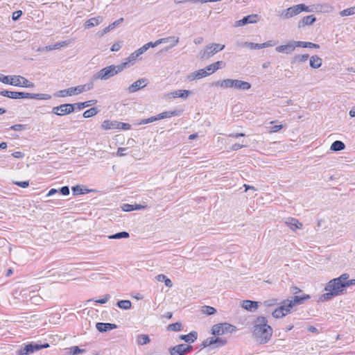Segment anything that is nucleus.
Segmentation results:
<instances>
[{
  "label": "nucleus",
  "instance_id": "f257e3e1",
  "mask_svg": "<svg viewBox=\"0 0 355 355\" xmlns=\"http://www.w3.org/2000/svg\"><path fill=\"white\" fill-rule=\"evenodd\" d=\"M264 316H258L252 322V336L259 345L268 343L271 339L273 329Z\"/></svg>",
  "mask_w": 355,
  "mask_h": 355
},
{
  "label": "nucleus",
  "instance_id": "f03ea898",
  "mask_svg": "<svg viewBox=\"0 0 355 355\" xmlns=\"http://www.w3.org/2000/svg\"><path fill=\"white\" fill-rule=\"evenodd\" d=\"M324 291L327 293L319 297L318 302L329 301L336 296L343 295L346 292L345 283H341L336 278H334L327 283Z\"/></svg>",
  "mask_w": 355,
  "mask_h": 355
},
{
  "label": "nucleus",
  "instance_id": "7ed1b4c3",
  "mask_svg": "<svg viewBox=\"0 0 355 355\" xmlns=\"http://www.w3.org/2000/svg\"><path fill=\"white\" fill-rule=\"evenodd\" d=\"M125 65V63H121L118 65L112 64L104 67L92 76L90 82L94 83L98 79L103 80H108L126 69Z\"/></svg>",
  "mask_w": 355,
  "mask_h": 355
},
{
  "label": "nucleus",
  "instance_id": "20e7f679",
  "mask_svg": "<svg viewBox=\"0 0 355 355\" xmlns=\"http://www.w3.org/2000/svg\"><path fill=\"white\" fill-rule=\"evenodd\" d=\"M212 85L223 89L233 88L239 90H248L251 88V84L248 82L231 78L217 80Z\"/></svg>",
  "mask_w": 355,
  "mask_h": 355
},
{
  "label": "nucleus",
  "instance_id": "39448f33",
  "mask_svg": "<svg viewBox=\"0 0 355 355\" xmlns=\"http://www.w3.org/2000/svg\"><path fill=\"white\" fill-rule=\"evenodd\" d=\"M0 82L15 87L32 88L35 84L21 76H5L0 73Z\"/></svg>",
  "mask_w": 355,
  "mask_h": 355
},
{
  "label": "nucleus",
  "instance_id": "423d86ee",
  "mask_svg": "<svg viewBox=\"0 0 355 355\" xmlns=\"http://www.w3.org/2000/svg\"><path fill=\"white\" fill-rule=\"evenodd\" d=\"M93 82H89L85 85H80L76 87H71L56 92L53 95L55 97H65L67 96H73L87 92L93 89Z\"/></svg>",
  "mask_w": 355,
  "mask_h": 355
},
{
  "label": "nucleus",
  "instance_id": "0eeeda50",
  "mask_svg": "<svg viewBox=\"0 0 355 355\" xmlns=\"http://www.w3.org/2000/svg\"><path fill=\"white\" fill-rule=\"evenodd\" d=\"M225 49V45L218 43H211L207 44L205 48L200 51L199 53L200 59L207 60L212 57L214 55L223 51Z\"/></svg>",
  "mask_w": 355,
  "mask_h": 355
},
{
  "label": "nucleus",
  "instance_id": "6e6552de",
  "mask_svg": "<svg viewBox=\"0 0 355 355\" xmlns=\"http://www.w3.org/2000/svg\"><path fill=\"white\" fill-rule=\"evenodd\" d=\"M49 346V344L47 343L40 344L35 342H31L19 349L17 350V354L29 355L40 349L48 348Z\"/></svg>",
  "mask_w": 355,
  "mask_h": 355
},
{
  "label": "nucleus",
  "instance_id": "1a4fd4ad",
  "mask_svg": "<svg viewBox=\"0 0 355 355\" xmlns=\"http://www.w3.org/2000/svg\"><path fill=\"white\" fill-rule=\"evenodd\" d=\"M313 12V8H310V7L306 6L304 3L297 4L296 6L290 7L286 10H284L282 15L285 19H289L293 16H295L300 14L301 12Z\"/></svg>",
  "mask_w": 355,
  "mask_h": 355
},
{
  "label": "nucleus",
  "instance_id": "9d476101",
  "mask_svg": "<svg viewBox=\"0 0 355 355\" xmlns=\"http://www.w3.org/2000/svg\"><path fill=\"white\" fill-rule=\"evenodd\" d=\"M236 330V327L227 322L216 324L211 328V334L214 336H220L225 333H232Z\"/></svg>",
  "mask_w": 355,
  "mask_h": 355
},
{
  "label": "nucleus",
  "instance_id": "9b49d317",
  "mask_svg": "<svg viewBox=\"0 0 355 355\" xmlns=\"http://www.w3.org/2000/svg\"><path fill=\"white\" fill-rule=\"evenodd\" d=\"M74 111V105L72 103H65L53 107L51 112L54 114L62 116L66 114H69Z\"/></svg>",
  "mask_w": 355,
  "mask_h": 355
},
{
  "label": "nucleus",
  "instance_id": "f8f14e48",
  "mask_svg": "<svg viewBox=\"0 0 355 355\" xmlns=\"http://www.w3.org/2000/svg\"><path fill=\"white\" fill-rule=\"evenodd\" d=\"M193 346L187 344H179L169 348L171 355H186L193 351Z\"/></svg>",
  "mask_w": 355,
  "mask_h": 355
},
{
  "label": "nucleus",
  "instance_id": "ddd939ff",
  "mask_svg": "<svg viewBox=\"0 0 355 355\" xmlns=\"http://www.w3.org/2000/svg\"><path fill=\"white\" fill-rule=\"evenodd\" d=\"M259 15L257 14L248 15L243 17L241 19L235 21L234 26H243L248 24L257 23L259 21Z\"/></svg>",
  "mask_w": 355,
  "mask_h": 355
},
{
  "label": "nucleus",
  "instance_id": "4468645a",
  "mask_svg": "<svg viewBox=\"0 0 355 355\" xmlns=\"http://www.w3.org/2000/svg\"><path fill=\"white\" fill-rule=\"evenodd\" d=\"M23 98L49 100L51 98V96L48 94H32L24 92H20L19 99Z\"/></svg>",
  "mask_w": 355,
  "mask_h": 355
},
{
  "label": "nucleus",
  "instance_id": "2eb2a0df",
  "mask_svg": "<svg viewBox=\"0 0 355 355\" xmlns=\"http://www.w3.org/2000/svg\"><path fill=\"white\" fill-rule=\"evenodd\" d=\"M148 80L147 78H140L137 81L134 82L128 87V92L129 93H134L138 90L144 88L147 85Z\"/></svg>",
  "mask_w": 355,
  "mask_h": 355
},
{
  "label": "nucleus",
  "instance_id": "dca6fc26",
  "mask_svg": "<svg viewBox=\"0 0 355 355\" xmlns=\"http://www.w3.org/2000/svg\"><path fill=\"white\" fill-rule=\"evenodd\" d=\"M260 304H261L260 302L245 300L242 301L241 306L250 312H254Z\"/></svg>",
  "mask_w": 355,
  "mask_h": 355
},
{
  "label": "nucleus",
  "instance_id": "f3484780",
  "mask_svg": "<svg viewBox=\"0 0 355 355\" xmlns=\"http://www.w3.org/2000/svg\"><path fill=\"white\" fill-rule=\"evenodd\" d=\"M96 328L99 332L104 333L116 329L117 325L109 322H97Z\"/></svg>",
  "mask_w": 355,
  "mask_h": 355
},
{
  "label": "nucleus",
  "instance_id": "a211bd4d",
  "mask_svg": "<svg viewBox=\"0 0 355 355\" xmlns=\"http://www.w3.org/2000/svg\"><path fill=\"white\" fill-rule=\"evenodd\" d=\"M275 50L278 53L290 54L295 50L293 40L289 41L286 44L277 46Z\"/></svg>",
  "mask_w": 355,
  "mask_h": 355
},
{
  "label": "nucleus",
  "instance_id": "6ab92c4d",
  "mask_svg": "<svg viewBox=\"0 0 355 355\" xmlns=\"http://www.w3.org/2000/svg\"><path fill=\"white\" fill-rule=\"evenodd\" d=\"M209 75V73H207L206 68L200 69L198 71H196L193 73H191L188 76L187 78L189 81H192L197 79H200L202 78H205Z\"/></svg>",
  "mask_w": 355,
  "mask_h": 355
},
{
  "label": "nucleus",
  "instance_id": "aec40b11",
  "mask_svg": "<svg viewBox=\"0 0 355 355\" xmlns=\"http://www.w3.org/2000/svg\"><path fill=\"white\" fill-rule=\"evenodd\" d=\"M316 21V17L313 15H308L304 17H303L299 22H298V28H302L305 26H310L312 25L315 21Z\"/></svg>",
  "mask_w": 355,
  "mask_h": 355
},
{
  "label": "nucleus",
  "instance_id": "412c9836",
  "mask_svg": "<svg viewBox=\"0 0 355 355\" xmlns=\"http://www.w3.org/2000/svg\"><path fill=\"white\" fill-rule=\"evenodd\" d=\"M180 114V110H169V111H165L159 114L155 115L157 121L166 119V118H171L173 116H178Z\"/></svg>",
  "mask_w": 355,
  "mask_h": 355
},
{
  "label": "nucleus",
  "instance_id": "4be33fe9",
  "mask_svg": "<svg viewBox=\"0 0 355 355\" xmlns=\"http://www.w3.org/2000/svg\"><path fill=\"white\" fill-rule=\"evenodd\" d=\"M179 338L180 340H184V342H186L187 343H193L198 338V333L196 331H192L190 333H189L188 334L180 335L179 336Z\"/></svg>",
  "mask_w": 355,
  "mask_h": 355
},
{
  "label": "nucleus",
  "instance_id": "5701e85b",
  "mask_svg": "<svg viewBox=\"0 0 355 355\" xmlns=\"http://www.w3.org/2000/svg\"><path fill=\"white\" fill-rule=\"evenodd\" d=\"M225 66V63L223 61H217L214 63H212L208 66H207L206 70L207 73H209V75L214 73L218 69L223 68Z\"/></svg>",
  "mask_w": 355,
  "mask_h": 355
},
{
  "label": "nucleus",
  "instance_id": "b1692460",
  "mask_svg": "<svg viewBox=\"0 0 355 355\" xmlns=\"http://www.w3.org/2000/svg\"><path fill=\"white\" fill-rule=\"evenodd\" d=\"M73 196H79L90 193L92 190L81 185H75L71 187Z\"/></svg>",
  "mask_w": 355,
  "mask_h": 355
},
{
  "label": "nucleus",
  "instance_id": "393cba45",
  "mask_svg": "<svg viewBox=\"0 0 355 355\" xmlns=\"http://www.w3.org/2000/svg\"><path fill=\"white\" fill-rule=\"evenodd\" d=\"M147 206L141 205L139 204L130 205V204H123L121 206V209L123 211L128 212L135 210H141L144 209Z\"/></svg>",
  "mask_w": 355,
  "mask_h": 355
},
{
  "label": "nucleus",
  "instance_id": "a878e982",
  "mask_svg": "<svg viewBox=\"0 0 355 355\" xmlns=\"http://www.w3.org/2000/svg\"><path fill=\"white\" fill-rule=\"evenodd\" d=\"M141 55V53H138V49L132 53L127 58L125 62L123 63H125L126 68L129 67L130 65L135 64L136 60L139 59V57Z\"/></svg>",
  "mask_w": 355,
  "mask_h": 355
},
{
  "label": "nucleus",
  "instance_id": "bb28decb",
  "mask_svg": "<svg viewBox=\"0 0 355 355\" xmlns=\"http://www.w3.org/2000/svg\"><path fill=\"white\" fill-rule=\"evenodd\" d=\"M285 223L291 228V230L293 231H295L296 229H301L302 227V224L295 218H288Z\"/></svg>",
  "mask_w": 355,
  "mask_h": 355
},
{
  "label": "nucleus",
  "instance_id": "cd10ccee",
  "mask_svg": "<svg viewBox=\"0 0 355 355\" xmlns=\"http://www.w3.org/2000/svg\"><path fill=\"white\" fill-rule=\"evenodd\" d=\"M96 103H97V100H89V101H87L85 102H78V103H72V104L74 105V110H80L85 107H89L92 105H94Z\"/></svg>",
  "mask_w": 355,
  "mask_h": 355
},
{
  "label": "nucleus",
  "instance_id": "c85d7f7f",
  "mask_svg": "<svg viewBox=\"0 0 355 355\" xmlns=\"http://www.w3.org/2000/svg\"><path fill=\"white\" fill-rule=\"evenodd\" d=\"M333 9V6L328 3L318 4L315 6L314 9L313 8V11L320 12H331Z\"/></svg>",
  "mask_w": 355,
  "mask_h": 355
},
{
  "label": "nucleus",
  "instance_id": "c756f323",
  "mask_svg": "<svg viewBox=\"0 0 355 355\" xmlns=\"http://www.w3.org/2000/svg\"><path fill=\"white\" fill-rule=\"evenodd\" d=\"M102 21H103V17L101 16L92 17V18H90L89 19H88L85 22V26L87 28H90L92 27L98 25Z\"/></svg>",
  "mask_w": 355,
  "mask_h": 355
},
{
  "label": "nucleus",
  "instance_id": "7c9ffc66",
  "mask_svg": "<svg viewBox=\"0 0 355 355\" xmlns=\"http://www.w3.org/2000/svg\"><path fill=\"white\" fill-rule=\"evenodd\" d=\"M0 95L11 99H19L20 92H12L3 89L0 91Z\"/></svg>",
  "mask_w": 355,
  "mask_h": 355
},
{
  "label": "nucleus",
  "instance_id": "2f4dec72",
  "mask_svg": "<svg viewBox=\"0 0 355 355\" xmlns=\"http://www.w3.org/2000/svg\"><path fill=\"white\" fill-rule=\"evenodd\" d=\"M322 63V59L316 55H313L310 58L309 64L310 67L313 69H318L319 67H321Z\"/></svg>",
  "mask_w": 355,
  "mask_h": 355
},
{
  "label": "nucleus",
  "instance_id": "473e14b6",
  "mask_svg": "<svg viewBox=\"0 0 355 355\" xmlns=\"http://www.w3.org/2000/svg\"><path fill=\"white\" fill-rule=\"evenodd\" d=\"M191 94V91L187 89H178L171 92V95L173 98H187Z\"/></svg>",
  "mask_w": 355,
  "mask_h": 355
},
{
  "label": "nucleus",
  "instance_id": "72a5a7b5",
  "mask_svg": "<svg viewBox=\"0 0 355 355\" xmlns=\"http://www.w3.org/2000/svg\"><path fill=\"white\" fill-rule=\"evenodd\" d=\"M311 298V295L308 294H304L303 295L298 296L295 295L292 300L294 304V305H300L302 304L306 300H308Z\"/></svg>",
  "mask_w": 355,
  "mask_h": 355
},
{
  "label": "nucleus",
  "instance_id": "f704fd0d",
  "mask_svg": "<svg viewBox=\"0 0 355 355\" xmlns=\"http://www.w3.org/2000/svg\"><path fill=\"white\" fill-rule=\"evenodd\" d=\"M118 121H110V120H105L102 123V128L104 130H112L117 129Z\"/></svg>",
  "mask_w": 355,
  "mask_h": 355
},
{
  "label": "nucleus",
  "instance_id": "c9c22d12",
  "mask_svg": "<svg viewBox=\"0 0 355 355\" xmlns=\"http://www.w3.org/2000/svg\"><path fill=\"white\" fill-rule=\"evenodd\" d=\"M294 306L295 305L292 300H284L281 302L280 304V306H283V308L285 309L284 311H285L286 315H288L291 313V311Z\"/></svg>",
  "mask_w": 355,
  "mask_h": 355
},
{
  "label": "nucleus",
  "instance_id": "e433bc0d",
  "mask_svg": "<svg viewBox=\"0 0 355 355\" xmlns=\"http://www.w3.org/2000/svg\"><path fill=\"white\" fill-rule=\"evenodd\" d=\"M136 342L139 345H144L150 342V339L147 334H139L136 337Z\"/></svg>",
  "mask_w": 355,
  "mask_h": 355
},
{
  "label": "nucleus",
  "instance_id": "4c0bfd02",
  "mask_svg": "<svg viewBox=\"0 0 355 355\" xmlns=\"http://www.w3.org/2000/svg\"><path fill=\"white\" fill-rule=\"evenodd\" d=\"M345 145L343 141L336 140L332 143L330 147V150L332 151L337 152L345 149Z\"/></svg>",
  "mask_w": 355,
  "mask_h": 355
},
{
  "label": "nucleus",
  "instance_id": "58836bf2",
  "mask_svg": "<svg viewBox=\"0 0 355 355\" xmlns=\"http://www.w3.org/2000/svg\"><path fill=\"white\" fill-rule=\"evenodd\" d=\"M164 39H168V40H167L166 42H163L162 43H170L171 44V45L169 46H168L165 49V50H164L165 51H167L169 49L173 48L179 42V37H178L171 36V37H164Z\"/></svg>",
  "mask_w": 355,
  "mask_h": 355
},
{
  "label": "nucleus",
  "instance_id": "ea45409f",
  "mask_svg": "<svg viewBox=\"0 0 355 355\" xmlns=\"http://www.w3.org/2000/svg\"><path fill=\"white\" fill-rule=\"evenodd\" d=\"M116 306L123 310H128L131 308L132 303L128 300H123L118 301L116 302Z\"/></svg>",
  "mask_w": 355,
  "mask_h": 355
},
{
  "label": "nucleus",
  "instance_id": "a19ab883",
  "mask_svg": "<svg viewBox=\"0 0 355 355\" xmlns=\"http://www.w3.org/2000/svg\"><path fill=\"white\" fill-rule=\"evenodd\" d=\"M309 55V54H303V55H295L291 60V64L294 63H301L306 62Z\"/></svg>",
  "mask_w": 355,
  "mask_h": 355
},
{
  "label": "nucleus",
  "instance_id": "79ce46f5",
  "mask_svg": "<svg viewBox=\"0 0 355 355\" xmlns=\"http://www.w3.org/2000/svg\"><path fill=\"white\" fill-rule=\"evenodd\" d=\"M285 310L283 306H278L272 312V316L275 318H281L286 316Z\"/></svg>",
  "mask_w": 355,
  "mask_h": 355
},
{
  "label": "nucleus",
  "instance_id": "37998d69",
  "mask_svg": "<svg viewBox=\"0 0 355 355\" xmlns=\"http://www.w3.org/2000/svg\"><path fill=\"white\" fill-rule=\"evenodd\" d=\"M239 45L241 47H246V48H249L250 49H261V44L249 42L239 43Z\"/></svg>",
  "mask_w": 355,
  "mask_h": 355
},
{
  "label": "nucleus",
  "instance_id": "c03bdc74",
  "mask_svg": "<svg viewBox=\"0 0 355 355\" xmlns=\"http://www.w3.org/2000/svg\"><path fill=\"white\" fill-rule=\"evenodd\" d=\"M130 234L128 232H120L114 234H111L108 236L110 239H128L129 238Z\"/></svg>",
  "mask_w": 355,
  "mask_h": 355
},
{
  "label": "nucleus",
  "instance_id": "a18cd8bd",
  "mask_svg": "<svg viewBox=\"0 0 355 355\" xmlns=\"http://www.w3.org/2000/svg\"><path fill=\"white\" fill-rule=\"evenodd\" d=\"M156 279L159 282H164L166 286L171 288L173 286L172 281L164 275H158Z\"/></svg>",
  "mask_w": 355,
  "mask_h": 355
},
{
  "label": "nucleus",
  "instance_id": "49530a36",
  "mask_svg": "<svg viewBox=\"0 0 355 355\" xmlns=\"http://www.w3.org/2000/svg\"><path fill=\"white\" fill-rule=\"evenodd\" d=\"M168 331H179L182 329V324L180 322L170 324L166 327Z\"/></svg>",
  "mask_w": 355,
  "mask_h": 355
},
{
  "label": "nucleus",
  "instance_id": "de8ad7c7",
  "mask_svg": "<svg viewBox=\"0 0 355 355\" xmlns=\"http://www.w3.org/2000/svg\"><path fill=\"white\" fill-rule=\"evenodd\" d=\"M98 112H99V110H98V108L96 107H92V108L85 111L83 114V116L84 118H89V117L94 116L96 114H97L98 113Z\"/></svg>",
  "mask_w": 355,
  "mask_h": 355
},
{
  "label": "nucleus",
  "instance_id": "09e8293b",
  "mask_svg": "<svg viewBox=\"0 0 355 355\" xmlns=\"http://www.w3.org/2000/svg\"><path fill=\"white\" fill-rule=\"evenodd\" d=\"M66 349L69 350L68 353L71 355H77L80 353L86 352L85 349H80L78 346H73L71 347L67 348Z\"/></svg>",
  "mask_w": 355,
  "mask_h": 355
},
{
  "label": "nucleus",
  "instance_id": "8fccbe9b",
  "mask_svg": "<svg viewBox=\"0 0 355 355\" xmlns=\"http://www.w3.org/2000/svg\"><path fill=\"white\" fill-rule=\"evenodd\" d=\"M354 14H355V6L344 9L340 12V15L341 17L350 16Z\"/></svg>",
  "mask_w": 355,
  "mask_h": 355
},
{
  "label": "nucleus",
  "instance_id": "3c124183",
  "mask_svg": "<svg viewBox=\"0 0 355 355\" xmlns=\"http://www.w3.org/2000/svg\"><path fill=\"white\" fill-rule=\"evenodd\" d=\"M202 311L207 315H211L216 313V309L213 306H204L202 308Z\"/></svg>",
  "mask_w": 355,
  "mask_h": 355
},
{
  "label": "nucleus",
  "instance_id": "603ef678",
  "mask_svg": "<svg viewBox=\"0 0 355 355\" xmlns=\"http://www.w3.org/2000/svg\"><path fill=\"white\" fill-rule=\"evenodd\" d=\"M110 297H111V296H110V294H106L101 299L96 300H94V299H90V300H87V302H95L96 303H99V304H103L106 303L110 300Z\"/></svg>",
  "mask_w": 355,
  "mask_h": 355
},
{
  "label": "nucleus",
  "instance_id": "864d4df0",
  "mask_svg": "<svg viewBox=\"0 0 355 355\" xmlns=\"http://www.w3.org/2000/svg\"><path fill=\"white\" fill-rule=\"evenodd\" d=\"M9 130H15V131H22L26 130V125L24 124H15L11 125L9 128Z\"/></svg>",
  "mask_w": 355,
  "mask_h": 355
},
{
  "label": "nucleus",
  "instance_id": "5fc2aeb1",
  "mask_svg": "<svg viewBox=\"0 0 355 355\" xmlns=\"http://www.w3.org/2000/svg\"><path fill=\"white\" fill-rule=\"evenodd\" d=\"M156 121H157V119H156L155 116H153L149 117L148 119H141L139 122H137V125L147 124V123H153Z\"/></svg>",
  "mask_w": 355,
  "mask_h": 355
},
{
  "label": "nucleus",
  "instance_id": "6e6d98bb",
  "mask_svg": "<svg viewBox=\"0 0 355 355\" xmlns=\"http://www.w3.org/2000/svg\"><path fill=\"white\" fill-rule=\"evenodd\" d=\"M216 348L220 347L226 345L227 340L220 337H215Z\"/></svg>",
  "mask_w": 355,
  "mask_h": 355
},
{
  "label": "nucleus",
  "instance_id": "4d7b16f0",
  "mask_svg": "<svg viewBox=\"0 0 355 355\" xmlns=\"http://www.w3.org/2000/svg\"><path fill=\"white\" fill-rule=\"evenodd\" d=\"M167 40L168 39H159L157 41H155V42H150L146 43V45L148 46V48H150V47L153 48V47H155L157 45L162 44L163 42H166Z\"/></svg>",
  "mask_w": 355,
  "mask_h": 355
},
{
  "label": "nucleus",
  "instance_id": "13d9d810",
  "mask_svg": "<svg viewBox=\"0 0 355 355\" xmlns=\"http://www.w3.org/2000/svg\"><path fill=\"white\" fill-rule=\"evenodd\" d=\"M117 126H118L117 129H119V130H130L131 128L130 124L127 123H123V122H119V121H118Z\"/></svg>",
  "mask_w": 355,
  "mask_h": 355
},
{
  "label": "nucleus",
  "instance_id": "bf43d9fd",
  "mask_svg": "<svg viewBox=\"0 0 355 355\" xmlns=\"http://www.w3.org/2000/svg\"><path fill=\"white\" fill-rule=\"evenodd\" d=\"M13 184L21 188H27L29 186V181H14Z\"/></svg>",
  "mask_w": 355,
  "mask_h": 355
},
{
  "label": "nucleus",
  "instance_id": "052dcab7",
  "mask_svg": "<svg viewBox=\"0 0 355 355\" xmlns=\"http://www.w3.org/2000/svg\"><path fill=\"white\" fill-rule=\"evenodd\" d=\"M58 192L63 195V196H68L70 193V189L69 186H64L62 187L59 190Z\"/></svg>",
  "mask_w": 355,
  "mask_h": 355
},
{
  "label": "nucleus",
  "instance_id": "680f3d73",
  "mask_svg": "<svg viewBox=\"0 0 355 355\" xmlns=\"http://www.w3.org/2000/svg\"><path fill=\"white\" fill-rule=\"evenodd\" d=\"M293 44L295 46V49L296 47L307 48L308 42L294 41L293 40Z\"/></svg>",
  "mask_w": 355,
  "mask_h": 355
},
{
  "label": "nucleus",
  "instance_id": "e2e57ef3",
  "mask_svg": "<svg viewBox=\"0 0 355 355\" xmlns=\"http://www.w3.org/2000/svg\"><path fill=\"white\" fill-rule=\"evenodd\" d=\"M349 277V275L348 273H343L339 277H336V279L340 281L341 283H345L348 281V279Z\"/></svg>",
  "mask_w": 355,
  "mask_h": 355
},
{
  "label": "nucleus",
  "instance_id": "0e129e2a",
  "mask_svg": "<svg viewBox=\"0 0 355 355\" xmlns=\"http://www.w3.org/2000/svg\"><path fill=\"white\" fill-rule=\"evenodd\" d=\"M22 11L21 10H17V11H15L13 13H12V19L13 21H17L20 17L22 15Z\"/></svg>",
  "mask_w": 355,
  "mask_h": 355
},
{
  "label": "nucleus",
  "instance_id": "69168bd1",
  "mask_svg": "<svg viewBox=\"0 0 355 355\" xmlns=\"http://www.w3.org/2000/svg\"><path fill=\"white\" fill-rule=\"evenodd\" d=\"M121 46H122V42H116V43L112 44V46H111L110 50L112 51H118L121 48Z\"/></svg>",
  "mask_w": 355,
  "mask_h": 355
},
{
  "label": "nucleus",
  "instance_id": "338daca9",
  "mask_svg": "<svg viewBox=\"0 0 355 355\" xmlns=\"http://www.w3.org/2000/svg\"><path fill=\"white\" fill-rule=\"evenodd\" d=\"M208 343L209 344V347L211 349H214L216 348V341H215V337H210L207 338Z\"/></svg>",
  "mask_w": 355,
  "mask_h": 355
},
{
  "label": "nucleus",
  "instance_id": "774afa93",
  "mask_svg": "<svg viewBox=\"0 0 355 355\" xmlns=\"http://www.w3.org/2000/svg\"><path fill=\"white\" fill-rule=\"evenodd\" d=\"M275 44H276V42H275L272 40H268L264 43L261 44V49H263V48L273 46Z\"/></svg>",
  "mask_w": 355,
  "mask_h": 355
}]
</instances>
